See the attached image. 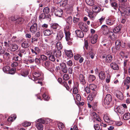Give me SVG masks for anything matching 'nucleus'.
<instances>
[{
  "mask_svg": "<svg viewBox=\"0 0 130 130\" xmlns=\"http://www.w3.org/2000/svg\"><path fill=\"white\" fill-rule=\"evenodd\" d=\"M101 31L103 34L105 35H108L109 37L111 40H114L116 39V38L114 35L113 33L110 31L109 28L105 25H102L101 29Z\"/></svg>",
  "mask_w": 130,
  "mask_h": 130,
  "instance_id": "obj_1",
  "label": "nucleus"
},
{
  "mask_svg": "<svg viewBox=\"0 0 130 130\" xmlns=\"http://www.w3.org/2000/svg\"><path fill=\"white\" fill-rule=\"evenodd\" d=\"M66 24L64 27L65 30H70L71 25L72 23V18L71 17H69L66 20Z\"/></svg>",
  "mask_w": 130,
  "mask_h": 130,
  "instance_id": "obj_2",
  "label": "nucleus"
},
{
  "mask_svg": "<svg viewBox=\"0 0 130 130\" xmlns=\"http://www.w3.org/2000/svg\"><path fill=\"white\" fill-rule=\"evenodd\" d=\"M116 18L113 16H111L109 17L108 19L106 20V22L107 24L110 25L116 24Z\"/></svg>",
  "mask_w": 130,
  "mask_h": 130,
  "instance_id": "obj_3",
  "label": "nucleus"
},
{
  "mask_svg": "<svg viewBox=\"0 0 130 130\" xmlns=\"http://www.w3.org/2000/svg\"><path fill=\"white\" fill-rule=\"evenodd\" d=\"M97 94L96 91H92L90 94L87 98V100L89 102H90L95 97Z\"/></svg>",
  "mask_w": 130,
  "mask_h": 130,
  "instance_id": "obj_4",
  "label": "nucleus"
},
{
  "mask_svg": "<svg viewBox=\"0 0 130 130\" xmlns=\"http://www.w3.org/2000/svg\"><path fill=\"white\" fill-rule=\"evenodd\" d=\"M112 100V97L111 95L109 94H107L104 100V103L106 105H108L110 103Z\"/></svg>",
  "mask_w": 130,
  "mask_h": 130,
  "instance_id": "obj_5",
  "label": "nucleus"
},
{
  "mask_svg": "<svg viewBox=\"0 0 130 130\" xmlns=\"http://www.w3.org/2000/svg\"><path fill=\"white\" fill-rule=\"evenodd\" d=\"M103 119L105 121L108 123L109 125H111L113 123V121L110 118L108 115L107 114H104Z\"/></svg>",
  "mask_w": 130,
  "mask_h": 130,
  "instance_id": "obj_6",
  "label": "nucleus"
},
{
  "mask_svg": "<svg viewBox=\"0 0 130 130\" xmlns=\"http://www.w3.org/2000/svg\"><path fill=\"white\" fill-rule=\"evenodd\" d=\"M115 111L116 112L121 114H123L125 111L124 109L121 106H118L114 109Z\"/></svg>",
  "mask_w": 130,
  "mask_h": 130,
  "instance_id": "obj_7",
  "label": "nucleus"
},
{
  "mask_svg": "<svg viewBox=\"0 0 130 130\" xmlns=\"http://www.w3.org/2000/svg\"><path fill=\"white\" fill-rule=\"evenodd\" d=\"M46 54L47 56H49L48 58L50 60L52 61H54L55 60V57L53 53L51 51L47 52Z\"/></svg>",
  "mask_w": 130,
  "mask_h": 130,
  "instance_id": "obj_8",
  "label": "nucleus"
},
{
  "mask_svg": "<svg viewBox=\"0 0 130 130\" xmlns=\"http://www.w3.org/2000/svg\"><path fill=\"white\" fill-rule=\"evenodd\" d=\"M79 28L81 29L84 31L87 32L88 30L87 26L82 22H80L79 24Z\"/></svg>",
  "mask_w": 130,
  "mask_h": 130,
  "instance_id": "obj_9",
  "label": "nucleus"
},
{
  "mask_svg": "<svg viewBox=\"0 0 130 130\" xmlns=\"http://www.w3.org/2000/svg\"><path fill=\"white\" fill-rule=\"evenodd\" d=\"M122 15V16L129 15H130V8L127 7L124 9L123 11L121 13Z\"/></svg>",
  "mask_w": 130,
  "mask_h": 130,
  "instance_id": "obj_10",
  "label": "nucleus"
},
{
  "mask_svg": "<svg viewBox=\"0 0 130 130\" xmlns=\"http://www.w3.org/2000/svg\"><path fill=\"white\" fill-rule=\"evenodd\" d=\"M32 22L33 21H31V22L32 23H34V24L30 27V31L32 33H34L37 30V24L36 23H34V22Z\"/></svg>",
  "mask_w": 130,
  "mask_h": 130,
  "instance_id": "obj_11",
  "label": "nucleus"
},
{
  "mask_svg": "<svg viewBox=\"0 0 130 130\" xmlns=\"http://www.w3.org/2000/svg\"><path fill=\"white\" fill-rule=\"evenodd\" d=\"M8 49L10 51H14L18 48L17 45L16 44H12L11 45H8Z\"/></svg>",
  "mask_w": 130,
  "mask_h": 130,
  "instance_id": "obj_12",
  "label": "nucleus"
},
{
  "mask_svg": "<svg viewBox=\"0 0 130 130\" xmlns=\"http://www.w3.org/2000/svg\"><path fill=\"white\" fill-rule=\"evenodd\" d=\"M115 93L116 96L117 98L121 100L124 99V97L122 92L119 91H117Z\"/></svg>",
  "mask_w": 130,
  "mask_h": 130,
  "instance_id": "obj_13",
  "label": "nucleus"
},
{
  "mask_svg": "<svg viewBox=\"0 0 130 130\" xmlns=\"http://www.w3.org/2000/svg\"><path fill=\"white\" fill-rule=\"evenodd\" d=\"M54 12L55 15L59 17H61L63 14L62 10L60 9H56L55 10Z\"/></svg>",
  "mask_w": 130,
  "mask_h": 130,
  "instance_id": "obj_14",
  "label": "nucleus"
},
{
  "mask_svg": "<svg viewBox=\"0 0 130 130\" xmlns=\"http://www.w3.org/2000/svg\"><path fill=\"white\" fill-rule=\"evenodd\" d=\"M60 66L61 67L62 71L64 73H66L68 72V68L66 64L64 63H63L60 64Z\"/></svg>",
  "mask_w": 130,
  "mask_h": 130,
  "instance_id": "obj_15",
  "label": "nucleus"
},
{
  "mask_svg": "<svg viewBox=\"0 0 130 130\" xmlns=\"http://www.w3.org/2000/svg\"><path fill=\"white\" fill-rule=\"evenodd\" d=\"M78 79L81 84L84 85L86 83V80L85 79V77L82 74H80L79 75Z\"/></svg>",
  "mask_w": 130,
  "mask_h": 130,
  "instance_id": "obj_16",
  "label": "nucleus"
},
{
  "mask_svg": "<svg viewBox=\"0 0 130 130\" xmlns=\"http://www.w3.org/2000/svg\"><path fill=\"white\" fill-rule=\"evenodd\" d=\"M63 37V32L61 31H59L57 32L56 39L58 40H61Z\"/></svg>",
  "mask_w": 130,
  "mask_h": 130,
  "instance_id": "obj_17",
  "label": "nucleus"
},
{
  "mask_svg": "<svg viewBox=\"0 0 130 130\" xmlns=\"http://www.w3.org/2000/svg\"><path fill=\"white\" fill-rule=\"evenodd\" d=\"M75 32L77 36L78 37L82 38L84 36V35L83 32L79 30H76L75 31Z\"/></svg>",
  "mask_w": 130,
  "mask_h": 130,
  "instance_id": "obj_18",
  "label": "nucleus"
},
{
  "mask_svg": "<svg viewBox=\"0 0 130 130\" xmlns=\"http://www.w3.org/2000/svg\"><path fill=\"white\" fill-rule=\"evenodd\" d=\"M70 30H64V32L66 35V38L67 41H69L70 40V34L69 31Z\"/></svg>",
  "mask_w": 130,
  "mask_h": 130,
  "instance_id": "obj_19",
  "label": "nucleus"
},
{
  "mask_svg": "<svg viewBox=\"0 0 130 130\" xmlns=\"http://www.w3.org/2000/svg\"><path fill=\"white\" fill-rule=\"evenodd\" d=\"M110 66L111 68L114 70H118L119 69L118 65L115 62L111 63Z\"/></svg>",
  "mask_w": 130,
  "mask_h": 130,
  "instance_id": "obj_20",
  "label": "nucleus"
},
{
  "mask_svg": "<svg viewBox=\"0 0 130 130\" xmlns=\"http://www.w3.org/2000/svg\"><path fill=\"white\" fill-rule=\"evenodd\" d=\"M97 14L95 12H91L89 13L88 15L91 19L93 20L95 19Z\"/></svg>",
  "mask_w": 130,
  "mask_h": 130,
  "instance_id": "obj_21",
  "label": "nucleus"
},
{
  "mask_svg": "<svg viewBox=\"0 0 130 130\" xmlns=\"http://www.w3.org/2000/svg\"><path fill=\"white\" fill-rule=\"evenodd\" d=\"M65 54L67 57L69 58H71L73 56V54L72 51L71 50H65Z\"/></svg>",
  "mask_w": 130,
  "mask_h": 130,
  "instance_id": "obj_22",
  "label": "nucleus"
},
{
  "mask_svg": "<svg viewBox=\"0 0 130 130\" xmlns=\"http://www.w3.org/2000/svg\"><path fill=\"white\" fill-rule=\"evenodd\" d=\"M36 126L38 130H43V126L42 124L39 122H36Z\"/></svg>",
  "mask_w": 130,
  "mask_h": 130,
  "instance_id": "obj_23",
  "label": "nucleus"
},
{
  "mask_svg": "<svg viewBox=\"0 0 130 130\" xmlns=\"http://www.w3.org/2000/svg\"><path fill=\"white\" fill-rule=\"evenodd\" d=\"M44 35L45 36H49L53 33V31L50 30H46L43 32Z\"/></svg>",
  "mask_w": 130,
  "mask_h": 130,
  "instance_id": "obj_24",
  "label": "nucleus"
},
{
  "mask_svg": "<svg viewBox=\"0 0 130 130\" xmlns=\"http://www.w3.org/2000/svg\"><path fill=\"white\" fill-rule=\"evenodd\" d=\"M112 60V56L110 55H109L106 56L105 59V61L106 62L109 63Z\"/></svg>",
  "mask_w": 130,
  "mask_h": 130,
  "instance_id": "obj_25",
  "label": "nucleus"
},
{
  "mask_svg": "<svg viewBox=\"0 0 130 130\" xmlns=\"http://www.w3.org/2000/svg\"><path fill=\"white\" fill-rule=\"evenodd\" d=\"M98 39L97 35H95L91 39V42L92 44H94L97 41Z\"/></svg>",
  "mask_w": 130,
  "mask_h": 130,
  "instance_id": "obj_26",
  "label": "nucleus"
},
{
  "mask_svg": "<svg viewBox=\"0 0 130 130\" xmlns=\"http://www.w3.org/2000/svg\"><path fill=\"white\" fill-rule=\"evenodd\" d=\"M53 54L56 57L59 58L61 56V51L60 50H58L54 52Z\"/></svg>",
  "mask_w": 130,
  "mask_h": 130,
  "instance_id": "obj_27",
  "label": "nucleus"
},
{
  "mask_svg": "<svg viewBox=\"0 0 130 130\" xmlns=\"http://www.w3.org/2000/svg\"><path fill=\"white\" fill-rule=\"evenodd\" d=\"M90 89L93 91H96V86L94 84H91L89 85V86Z\"/></svg>",
  "mask_w": 130,
  "mask_h": 130,
  "instance_id": "obj_28",
  "label": "nucleus"
},
{
  "mask_svg": "<svg viewBox=\"0 0 130 130\" xmlns=\"http://www.w3.org/2000/svg\"><path fill=\"white\" fill-rule=\"evenodd\" d=\"M92 115L93 117L96 120L99 122H100L101 121V119L99 118V116L95 112H93L92 113Z\"/></svg>",
  "mask_w": 130,
  "mask_h": 130,
  "instance_id": "obj_29",
  "label": "nucleus"
},
{
  "mask_svg": "<svg viewBox=\"0 0 130 130\" xmlns=\"http://www.w3.org/2000/svg\"><path fill=\"white\" fill-rule=\"evenodd\" d=\"M51 64L50 61H47L45 62L44 66L46 69L49 68L51 67Z\"/></svg>",
  "mask_w": 130,
  "mask_h": 130,
  "instance_id": "obj_30",
  "label": "nucleus"
},
{
  "mask_svg": "<svg viewBox=\"0 0 130 130\" xmlns=\"http://www.w3.org/2000/svg\"><path fill=\"white\" fill-rule=\"evenodd\" d=\"M123 119L125 120L130 119V113L128 112L125 113L124 115Z\"/></svg>",
  "mask_w": 130,
  "mask_h": 130,
  "instance_id": "obj_31",
  "label": "nucleus"
},
{
  "mask_svg": "<svg viewBox=\"0 0 130 130\" xmlns=\"http://www.w3.org/2000/svg\"><path fill=\"white\" fill-rule=\"evenodd\" d=\"M95 79V76L91 75H90L88 78V80L89 82H92L94 81Z\"/></svg>",
  "mask_w": 130,
  "mask_h": 130,
  "instance_id": "obj_32",
  "label": "nucleus"
},
{
  "mask_svg": "<svg viewBox=\"0 0 130 130\" xmlns=\"http://www.w3.org/2000/svg\"><path fill=\"white\" fill-rule=\"evenodd\" d=\"M51 27L53 29H56L58 28L59 25L57 23H52L51 24Z\"/></svg>",
  "mask_w": 130,
  "mask_h": 130,
  "instance_id": "obj_33",
  "label": "nucleus"
},
{
  "mask_svg": "<svg viewBox=\"0 0 130 130\" xmlns=\"http://www.w3.org/2000/svg\"><path fill=\"white\" fill-rule=\"evenodd\" d=\"M29 46V44L28 41H24L22 43V46L23 48H25L28 47Z\"/></svg>",
  "mask_w": 130,
  "mask_h": 130,
  "instance_id": "obj_34",
  "label": "nucleus"
},
{
  "mask_svg": "<svg viewBox=\"0 0 130 130\" xmlns=\"http://www.w3.org/2000/svg\"><path fill=\"white\" fill-rule=\"evenodd\" d=\"M99 76L101 79H104L105 77V72L102 71L99 74Z\"/></svg>",
  "mask_w": 130,
  "mask_h": 130,
  "instance_id": "obj_35",
  "label": "nucleus"
},
{
  "mask_svg": "<svg viewBox=\"0 0 130 130\" xmlns=\"http://www.w3.org/2000/svg\"><path fill=\"white\" fill-rule=\"evenodd\" d=\"M56 47L58 50H60L62 47V46L61 43L59 42H57L56 44Z\"/></svg>",
  "mask_w": 130,
  "mask_h": 130,
  "instance_id": "obj_36",
  "label": "nucleus"
},
{
  "mask_svg": "<svg viewBox=\"0 0 130 130\" xmlns=\"http://www.w3.org/2000/svg\"><path fill=\"white\" fill-rule=\"evenodd\" d=\"M43 11L44 13L48 14L50 12V9L48 7H46L43 9Z\"/></svg>",
  "mask_w": 130,
  "mask_h": 130,
  "instance_id": "obj_37",
  "label": "nucleus"
},
{
  "mask_svg": "<svg viewBox=\"0 0 130 130\" xmlns=\"http://www.w3.org/2000/svg\"><path fill=\"white\" fill-rule=\"evenodd\" d=\"M121 29V27L120 26H117L115 27L113 30V31L116 33L119 32Z\"/></svg>",
  "mask_w": 130,
  "mask_h": 130,
  "instance_id": "obj_38",
  "label": "nucleus"
},
{
  "mask_svg": "<svg viewBox=\"0 0 130 130\" xmlns=\"http://www.w3.org/2000/svg\"><path fill=\"white\" fill-rule=\"evenodd\" d=\"M121 41L120 40H117L115 42L116 47H118L120 49L121 45Z\"/></svg>",
  "mask_w": 130,
  "mask_h": 130,
  "instance_id": "obj_39",
  "label": "nucleus"
},
{
  "mask_svg": "<svg viewBox=\"0 0 130 130\" xmlns=\"http://www.w3.org/2000/svg\"><path fill=\"white\" fill-rule=\"evenodd\" d=\"M10 67L8 66H6L4 67L3 69V71L5 72H7L10 70Z\"/></svg>",
  "mask_w": 130,
  "mask_h": 130,
  "instance_id": "obj_40",
  "label": "nucleus"
},
{
  "mask_svg": "<svg viewBox=\"0 0 130 130\" xmlns=\"http://www.w3.org/2000/svg\"><path fill=\"white\" fill-rule=\"evenodd\" d=\"M93 9L96 13L99 12L101 10V8L99 7L95 6L94 7Z\"/></svg>",
  "mask_w": 130,
  "mask_h": 130,
  "instance_id": "obj_41",
  "label": "nucleus"
},
{
  "mask_svg": "<svg viewBox=\"0 0 130 130\" xmlns=\"http://www.w3.org/2000/svg\"><path fill=\"white\" fill-rule=\"evenodd\" d=\"M130 82V78L129 77H127L124 82V85L128 84Z\"/></svg>",
  "mask_w": 130,
  "mask_h": 130,
  "instance_id": "obj_42",
  "label": "nucleus"
},
{
  "mask_svg": "<svg viewBox=\"0 0 130 130\" xmlns=\"http://www.w3.org/2000/svg\"><path fill=\"white\" fill-rule=\"evenodd\" d=\"M111 50L112 52L115 53L117 52V51L119 50L120 49L119 48V47H118L115 46V47H112V48Z\"/></svg>",
  "mask_w": 130,
  "mask_h": 130,
  "instance_id": "obj_43",
  "label": "nucleus"
},
{
  "mask_svg": "<svg viewBox=\"0 0 130 130\" xmlns=\"http://www.w3.org/2000/svg\"><path fill=\"white\" fill-rule=\"evenodd\" d=\"M58 125L59 128L60 129H62L64 127L63 123L60 122H59L58 123Z\"/></svg>",
  "mask_w": 130,
  "mask_h": 130,
  "instance_id": "obj_44",
  "label": "nucleus"
},
{
  "mask_svg": "<svg viewBox=\"0 0 130 130\" xmlns=\"http://www.w3.org/2000/svg\"><path fill=\"white\" fill-rule=\"evenodd\" d=\"M70 78L69 75L67 74H64L63 76V78L65 80H68Z\"/></svg>",
  "mask_w": 130,
  "mask_h": 130,
  "instance_id": "obj_45",
  "label": "nucleus"
},
{
  "mask_svg": "<svg viewBox=\"0 0 130 130\" xmlns=\"http://www.w3.org/2000/svg\"><path fill=\"white\" fill-rule=\"evenodd\" d=\"M33 75L35 77L37 78L39 77L40 75V74L39 73L36 72L33 73Z\"/></svg>",
  "mask_w": 130,
  "mask_h": 130,
  "instance_id": "obj_46",
  "label": "nucleus"
},
{
  "mask_svg": "<svg viewBox=\"0 0 130 130\" xmlns=\"http://www.w3.org/2000/svg\"><path fill=\"white\" fill-rule=\"evenodd\" d=\"M62 85L64 86L67 90H69V87L67 83L66 82H64Z\"/></svg>",
  "mask_w": 130,
  "mask_h": 130,
  "instance_id": "obj_47",
  "label": "nucleus"
},
{
  "mask_svg": "<svg viewBox=\"0 0 130 130\" xmlns=\"http://www.w3.org/2000/svg\"><path fill=\"white\" fill-rule=\"evenodd\" d=\"M41 58L43 61H45L47 59V57L44 55H41Z\"/></svg>",
  "mask_w": 130,
  "mask_h": 130,
  "instance_id": "obj_48",
  "label": "nucleus"
},
{
  "mask_svg": "<svg viewBox=\"0 0 130 130\" xmlns=\"http://www.w3.org/2000/svg\"><path fill=\"white\" fill-rule=\"evenodd\" d=\"M90 90L89 86H87L85 88V91L87 93H89L90 92Z\"/></svg>",
  "mask_w": 130,
  "mask_h": 130,
  "instance_id": "obj_49",
  "label": "nucleus"
},
{
  "mask_svg": "<svg viewBox=\"0 0 130 130\" xmlns=\"http://www.w3.org/2000/svg\"><path fill=\"white\" fill-rule=\"evenodd\" d=\"M110 75L108 74L107 75V78L106 79V83H109L110 82Z\"/></svg>",
  "mask_w": 130,
  "mask_h": 130,
  "instance_id": "obj_50",
  "label": "nucleus"
},
{
  "mask_svg": "<svg viewBox=\"0 0 130 130\" xmlns=\"http://www.w3.org/2000/svg\"><path fill=\"white\" fill-rule=\"evenodd\" d=\"M12 59L15 61L20 60L21 59V58H20L19 56H15Z\"/></svg>",
  "mask_w": 130,
  "mask_h": 130,
  "instance_id": "obj_51",
  "label": "nucleus"
},
{
  "mask_svg": "<svg viewBox=\"0 0 130 130\" xmlns=\"http://www.w3.org/2000/svg\"><path fill=\"white\" fill-rule=\"evenodd\" d=\"M15 69L14 68L11 69L8 72L10 74H14L15 72Z\"/></svg>",
  "mask_w": 130,
  "mask_h": 130,
  "instance_id": "obj_52",
  "label": "nucleus"
},
{
  "mask_svg": "<svg viewBox=\"0 0 130 130\" xmlns=\"http://www.w3.org/2000/svg\"><path fill=\"white\" fill-rule=\"evenodd\" d=\"M30 122L26 121L23 124V125L24 126H30Z\"/></svg>",
  "mask_w": 130,
  "mask_h": 130,
  "instance_id": "obj_53",
  "label": "nucleus"
},
{
  "mask_svg": "<svg viewBox=\"0 0 130 130\" xmlns=\"http://www.w3.org/2000/svg\"><path fill=\"white\" fill-rule=\"evenodd\" d=\"M105 19V17H102L100 19H99V22L101 24L103 22H104Z\"/></svg>",
  "mask_w": 130,
  "mask_h": 130,
  "instance_id": "obj_54",
  "label": "nucleus"
},
{
  "mask_svg": "<svg viewBox=\"0 0 130 130\" xmlns=\"http://www.w3.org/2000/svg\"><path fill=\"white\" fill-rule=\"evenodd\" d=\"M79 21V18L74 17L73 18V21L74 23H76Z\"/></svg>",
  "mask_w": 130,
  "mask_h": 130,
  "instance_id": "obj_55",
  "label": "nucleus"
},
{
  "mask_svg": "<svg viewBox=\"0 0 130 130\" xmlns=\"http://www.w3.org/2000/svg\"><path fill=\"white\" fill-rule=\"evenodd\" d=\"M17 18L15 17V16H12L10 17L9 19L12 21H15L17 20Z\"/></svg>",
  "mask_w": 130,
  "mask_h": 130,
  "instance_id": "obj_56",
  "label": "nucleus"
},
{
  "mask_svg": "<svg viewBox=\"0 0 130 130\" xmlns=\"http://www.w3.org/2000/svg\"><path fill=\"white\" fill-rule=\"evenodd\" d=\"M39 18L40 19H44L46 18V15L44 13H42L39 16Z\"/></svg>",
  "mask_w": 130,
  "mask_h": 130,
  "instance_id": "obj_57",
  "label": "nucleus"
},
{
  "mask_svg": "<svg viewBox=\"0 0 130 130\" xmlns=\"http://www.w3.org/2000/svg\"><path fill=\"white\" fill-rule=\"evenodd\" d=\"M36 122L40 123L42 124H44L45 123V121L42 119H38Z\"/></svg>",
  "mask_w": 130,
  "mask_h": 130,
  "instance_id": "obj_58",
  "label": "nucleus"
},
{
  "mask_svg": "<svg viewBox=\"0 0 130 130\" xmlns=\"http://www.w3.org/2000/svg\"><path fill=\"white\" fill-rule=\"evenodd\" d=\"M84 44H85V47L86 48V49H88V42L87 40H84Z\"/></svg>",
  "mask_w": 130,
  "mask_h": 130,
  "instance_id": "obj_59",
  "label": "nucleus"
},
{
  "mask_svg": "<svg viewBox=\"0 0 130 130\" xmlns=\"http://www.w3.org/2000/svg\"><path fill=\"white\" fill-rule=\"evenodd\" d=\"M73 94H76L78 92V90L76 87H74L73 88Z\"/></svg>",
  "mask_w": 130,
  "mask_h": 130,
  "instance_id": "obj_60",
  "label": "nucleus"
},
{
  "mask_svg": "<svg viewBox=\"0 0 130 130\" xmlns=\"http://www.w3.org/2000/svg\"><path fill=\"white\" fill-rule=\"evenodd\" d=\"M76 99L78 101H79L81 100V97L80 95L79 94H77L76 95Z\"/></svg>",
  "mask_w": 130,
  "mask_h": 130,
  "instance_id": "obj_61",
  "label": "nucleus"
},
{
  "mask_svg": "<svg viewBox=\"0 0 130 130\" xmlns=\"http://www.w3.org/2000/svg\"><path fill=\"white\" fill-rule=\"evenodd\" d=\"M111 6L113 7L115 9V8L117 7L118 5L117 3L115 2H113L111 3Z\"/></svg>",
  "mask_w": 130,
  "mask_h": 130,
  "instance_id": "obj_62",
  "label": "nucleus"
},
{
  "mask_svg": "<svg viewBox=\"0 0 130 130\" xmlns=\"http://www.w3.org/2000/svg\"><path fill=\"white\" fill-rule=\"evenodd\" d=\"M94 127L95 130H99L100 129V126L98 124L95 125Z\"/></svg>",
  "mask_w": 130,
  "mask_h": 130,
  "instance_id": "obj_63",
  "label": "nucleus"
},
{
  "mask_svg": "<svg viewBox=\"0 0 130 130\" xmlns=\"http://www.w3.org/2000/svg\"><path fill=\"white\" fill-rule=\"evenodd\" d=\"M67 65L69 66H71L73 65V62L71 60H69V61L67 62Z\"/></svg>",
  "mask_w": 130,
  "mask_h": 130,
  "instance_id": "obj_64",
  "label": "nucleus"
}]
</instances>
